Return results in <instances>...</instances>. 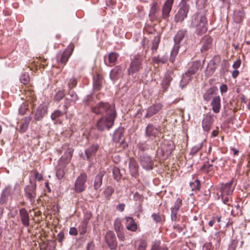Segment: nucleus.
Instances as JSON below:
<instances>
[{"label":"nucleus","mask_w":250,"mask_h":250,"mask_svg":"<svg viewBox=\"0 0 250 250\" xmlns=\"http://www.w3.org/2000/svg\"><path fill=\"white\" fill-rule=\"evenodd\" d=\"M143 59L139 54H136L131 58L129 66L127 72L128 75L133 76L138 73L143 68Z\"/></svg>","instance_id":"nucleus-4"},{"label":"nucleus","mask_w":250,"mask_h":250,"mask_svg":"<svg viewBox=\"0 0 250 250\" xmlns=\"http://www.w3.org/2000/svg\"><path fill=\"white\" fill-rule=\"evenodd\" d=\"M177 210L171 209V219L172 221H176L177 219Z\"/></svg>","instance_id":"nucleus-57"},{"label":"nucleus","mask_w":250,"mask_h":250,"mask_svg":"<svg viewBox=\"0 0 250 250\" xmlns=\"http://www.w3.org/2000/svg\"><path fill=\"white\" fill-rule=\"evenodd\" d=\"M201 171L209 176H212L215 170L212 164H206L203 165L200 168Z\"/></svg>","instance_id":"nucleus-26"},{"label":"nucleus","mask_w":250,"mask_h":250,"mask_svg":"<svg viewBox=\"0 0 250 250\" xmlns=\"http://www.w3.org/2000/svg\"><path fill=\"white\" fill-rule=\"evenodd\" d=\"M116 114L109 115L102 117L97 123L98 130L103 131L106 129H109L113 125Z\"/></svg>","instance_id":"nucleus-7"},{"label":"nucleus","mask_w":250,"mask_h":250,"mask_svg":"<svg viewBox=\"0 0 250 250\" xmlns=\"http://www.w3.org/2000/svg\"><path fill=\"white\" fill-rule=\"evenodd\" d=\"M47 113V107L44 105H40L35 112L34 119L37 121L41 120Z\"/></svg>","instance_id":"nucleus-19"},{"label":"nucleus","mask_w":250,"mask_h":250,"mask_svg":"<svg viewBox=\"0 0 250 250\" xmlns=\"http://www.w3.org/2000/svg\"><path fill=\"white\" fill-rule=\"evenodd\" d=\"M140 163L143 168L150 170L153 168V162L148 156H142L140 157Z\"/></svg>","instance_id":"nucleus-16"},{"label":"nucleus","mask_w":250,"mask_h":250,"mask_svg":"<svg viewBox=\"0 0 250 250\" xmlns=\"http://www.w3.org/2000/svg\"><path fill=\"white\" fill-rule=\"evenodd\" d=\"M114 191V188L108 186L104 189V194L105 197L106 198L109 199L110 197L113 194Z\"/></svg>","instance_id":"nucleus-41"},{"label":"nucleus","mask_w":250,"mask_h":250,"mask_svg":"<svg viewBox=\"0 0 250 250\" xmlns=\"http://www.w3.org/2000/svg\"><path fill=\"white\" fill-rule=\"evenodd\" d=\"M29 81L30 78L28 74L27 73H23L20 78L21 82L24 84H27L29 82Z\"/></svg>","instance_id":"nucleus-43"},{"label":"nucleus","mask_w":250,"mask_h":250,"mask_svg":"<svg viewBox=\"0 0 250 250\" xmlns=\"http://www.w3.org/2000/svg\"><path fill=\"white\" fill-rule=\"evenodd\" d=\"M151 217L156 223H161L163 221V217L158 213H153Z\"/></svg>","instance_id":"nucleus-46"},{"label":"nucleus","mask_w":250,"mask_h":250,"mask_svg":"<svg viewBox=\"0 0 250 250\" xmlns=\"http://www.w3.org/2000/svg\"><path fill=\"white\" fill-rule=\"evenodd\" d=\"M159 132V128L155 127L152 124H149L146 127V135L150 137H155Z\"/></svg>","instance_id":"nucleus-22"},{"label":"nucleus","mask_w":250,"mask_h":250,"mask_svg":"<svg viewBox=\"0 0 250 250\" xmlns=\"http://www.w3.org/2000/svg\"><path fill=\"white\" fill-rule=\"evenodd\" d=\"M11 191V188L9 187L5 188L3 190L0 199V203L1 204H4L6 202L7 198L10 194Z\"/></svg>","instance_id":"nucleus-33"},{"label":"nucleus","mask_w":250,"mask_h":250,"mask_svg":"<svg viewBox=\"0 0 250 250\" xmlns=\"http://www.w3.org/2000/svg\"><path fill=\"white\" fill-rule=\"evenodd\" d=\"M234 21L236 22H240L245 17V14L241 11H236L233 15Z\"/></svg>","instance_id":"nucleus-38"},{"label":"nucleus","mask_w":250,"mask_h":250,"mask_svg":"<svg viewBox=\"0 0 250 250\" xmlns=\"http://www.w3.org/2000/svg\"><path fill=\"white\" fill-rule=\"evenodd\" d=\"M64 171L62 168H58L56 171V176L58 179H61L64 175Z\"/></svg>","instance_id":"nucleus-52"},{"label":"nucleus","mask_w":250,"mask_h":250,"mask_svg":"<svg viewBox=\"0 0 250 250\" xmlns=\"http://www.w3.org/2000/svg\"><path fill=\"white\" fill-rule=\"evenodd\" d=\"M114 228L115 232H118L123 230V226L120 219L117 218L114 222Z\"/></svg>","instance_id":"nucleus-39"},{"label":"nucleus","mask_w":250,"mask_h":250,"mask_svg":"<svg viewBox=\"0 0 250 250\" xmlns=\"http://www.w3.org/2000/svg\"><path fill=\"white\" fill-rule=\"evenodd\" d=\"M64 239V234L63 232H59L57 235V239L60 243H62Z\"/></svg>","instance_id":"nucleus-58"},{"label":"nucleus","mask_w":250,"mask_h":250,"mask_svg":"<svg viewBox=\"0 0 250 250\" xmlns=\"http://www.w3.org/2000/svg\"><path fill=\"white\" fill-rule=\"evenodd\" d=\"M125 227L126 229L130 231L135 232L138 229V225L135 222L134 219L132 217H125Z\"/></svg>","instance_id":"nucleus-18"},{"label":"nucleus","mask_w":250,"mask_h":250,"mask_svg":"<svg viewBox=\"0 0 250 250\" xmlns=\"http://www.w3.org/2000/svg\"><path fill=\"white\" fill-rule=\"evenodd\" d=\"M213 115L211 114H208L202 121V127L204 131L208 132L213 123Z\"/></svg>","instance_id":"nucleus-14"},{"label":"nucleus","mask_w":250,"mask_h":250,"mask_svg":"<svg viewBox=\"0 0 250 250\" xmlns=\"http://www.w3.org/2000/svg\"><path fill=\"white\" fill-rule=\"evenodd\" d=\"M202 146H203L202 143L198 144V145L194 146L191 149L190 154H192V155H194V154H196L197 152H198L201 149Z\"/></svg>","instance_id":"nucleus-48"},{"label":"nucleus","mask_w":250,"mask_h":250,"mask_svg":"<svg viewBox=\"0 0 250 250\" xmlns=\"http://www.w3.org/2000/svg\"><path fill=\"white\" fill-rule=\"evenodd\" d=\"M174 0H167L164 3L162 9V16H160V7L158 3L153 1L150 5L149 12V18L151 21L160 22L161 19L167 20L171 10Z\"/></svg>","instance_id":"nucleus-1"},{"label":"nucleus","mask_w":250,"mask_h":250,"mask_svg":"<svg viewBox=\"0 0 250 250\" xmlns=\"http://www.w3.org/2000/svg\"><path fill=\"white\" fill-rule=\"evenodd\" d=\"M213 91L212 89L208 90L204 95V98L205 100H208L209 99V96L212 95Z\"/></svg>","instance_id":"nucleus-60"},{"label":"nucleus","mask_w":250,"mask_h":250,"mask_svg":"<svg viewBox=\"0 0 250 250\" xmlns=\"http://www.w3.org/2000/svg\"><path fill=\"white\" fill-rule=\"evenodd\" d=\"M190 188L193 191H198L200 189V182L199 180L190 183Z\"/></svg>","instance_id":"nucleus-42"},{"label":"nucleus","mask_w":250,"mask_h":250,"mask_svg":"<svg viewBox=\"0 0 250 250\" xmlns=\"http://www.w3.org/2000/svg\"><path fill=\"white\" fill-rule=\"evenodd\" d=\"M118 57V54L115 52H111L108 56V63L106 62L108 66H113L115 64Z\"/></svg>","instance_id":"nucleus-34"},{"label":"nucleus","mask_w":250,"mask_h":250,"mask_svg":"<svg viewBox=\"0 0 250 250\" xmlns=\"http://www.w3.org/2000/svg\"><path fill=\"white\" fill-rule=\"evenodd\" d=\"M34 174H35V179L36 180H38L39 181H40L43 179L42 176L41 174H40L39 172H36V171L34 172Z\"/></svg>","instance_id":"nucleus-63"},{"label":"nucleus","mask_w":250,"mask_h":250,"mask_svg":"<svg viewBox=\"0 0 250 250\" xmlns=\"http://www.w3.org/2000/svg\"><path fill=\"white\" fill-rule=\"evenodd\" d=\"M75 46L73 43H70L67 47L63 51L60 52L56 56L57 63L64 66L67 62L74 50Z\"/></svg>","instance_id":"nucleus-6"},{"label":"nucleus","mask_w":250,"mask_h":250,"mask_svg":"<svg viewBox=\"0 0 250 250\" xmlns=\"http://www.w3.org/2000/svg\"><path fill=\"white\" fill-rule=\"evenodd\" d=\"M27 109H28V107H27V105L26 104H22L20 106L19 110L20 114L21 115H24Z\"/></svg>","instance_id":"nucleus-55"},{"label":"nucleus","mask_w":250,"mask_h":250,"mask_svg":"<svg viewBox=\"0 0 250 250\" xmlns=\"http://www.w3.org/2000/svg\"><path fill=\"white\" fill-rule=\"evenodd\" d=\"M123 133V128H119L116 130L113 135V141L115 143H122L124 140L122 139Z\"/></svg>","instance_id":"nucleus-28"},{"label":"nucleus","mask_w":250,"mask_h":250,"mask_svg":"<svg viewBox=\"0 0 250 250\" xmlns=\"http://www.w3.org/2000/svg\"><path fill=\"white\" fill-rule=\"evenodd\" d=\"M103 77L100 74H97L93 77V88L95 90L99 91L102 86Z\"/></svg>","instance_id":"nucleus-30"},{"label":"nucleus","mask_w":250,"mask_h":250,"mask_svg":"<svg viewBox=\"0 0 250 250\" xmlns=\"http://www.w3.org/2000/svg\"><path fill=\"white\" fill-rule=\"evenodd\" d=\"M68 96H69L70 98L66 97L65 98V101L63 105L64 113L67 112L68 107L71 104V103L76 102L78 99L77 95L72 89H69L68 90Z\"/></svg>","instance_id":"nucleus-13"},{"label":"nucleus","mask_w":250,"mask_h":250,"mask_svg":"<svg viewBox=\"0 0 250 250\" xmlns=\"http://www.w3.org/2000/svg\"><path fill=\"white\" fill-rule=\"evenodd\" d=\"M65 96V93L64 90H59L54 96V100L56 102H59L61 101Z\"/></svg>","instance_id":"nucleus-40"},{"label":"nucleus","mask_w":250,"mask_h":250,"mask_svg":"<svg viewBox=\"0 0 250 250\" xmlns=\"http://www.w3.org/2000/svg\"><path fill=\"white\" fill-rule=\"evenodd\" d=\"M146 242L145 241H142L140 242V244L139 245L137 250H146Z\"/></svg>","instance_id":"nucleus-53"},{"label":"nucleus","mask_w":250,"mask_h":250,"mask_svg":"<svg viewBox=\"0 0 250 250\" xmlns=\"http://www.w3.org/2000/svg\"><path fill=\"white\" fill-rule=\"evenodd\" d=\"M212 40L210 37L205 36L204 37L201 42H202V46L201 48V51L202 52L206 51L211 46Z\"/></svg>","instance_id":"nucleus-23"},{"label":"nucleus","mask_w":250,"mask_h":250,"mask_svg":"<svg viewBox=\"0 0 250 250\" xmlns=\"http://www.w3.org/2000/svg\"><path fill=\"white\" fill-rule=\"evenodd\" d=\"M241 63V60L240 59H238L234 62L232 65V67L235 69H237L238 68L240 67Z\"/></svg>","instance_id":"nucleus-59"},{"label":"nucleus","mask_w":250,"mask_h":250,"mask_svg":"<svg viewBox=\"0 0 250 250\" xmlns=\"http://www.w3.org/2000/svg\"><path fill=\"white\" fill-rule=\"evenodd\" d=\"M172 74L169 72L165 74L162 83V87L164 91L167 90L170 85V82L172 79Z\"/></svg>","instance_id":"nucleus-27"},{"label":"nucleus","mask_w":250,"mask_h":250,"mask_svg":"<svg viewBox=\"0 0 250 250\" xmlns=\"http://www.w3.org/2000/svg\"><path fill=\"white\" fill-rule=\"evenodd\" d=\"M211 104L212 106V110L215 113L219 112L221 107V99L219 96H216L213 99Z\"/></svg>","instance_id":"nucleus-29"},{"label":"nucleus","mask_w":250,"mask_h":250,"mask_svg":"<svg viewBox=\"0 0 250 250\" xmlns=\"http://www.w3.org/2000/svg\"><path fill=\"white\" fill-rule=\"evenodd\" d=\"M87 179V176L85 173H81L77 178L74 187V190L76 193H81L85 190L86 187L85 183Z\"/></svg>","instance_id":"nucleus-8"},{"label":"nucleus","mask_w":250,"mask_h":250,"mask_svg":"<svg viewBox=\"0 0 250 250\" xmlns=\"http://www.w3.org/2000/svg\"><path fill=\"white\" fill-rule=\"evenodd\" d=\"M128 166L129 172L131 176L135 178H138L139 176V166L134 158H130Z\"/></svg>","instance_id":"nucleus-15"},{"label":"nucleus","mask_w":250,"mask_h":250,"mask_svg":"<svg viewBox=\"0 0 250 250\" xmlns=\"http://www.w3.org/2000/svg\"><path fill=\"white\" fill-rule=\"evenodd\" d=\"M201 67V64L200 61H195L193 62L191 66L188 70V73L190 74H193L196 73Z\"/></svg>","instance_id":"nucleus-35"},{"label":"nucleus","mask_w":250,"mask_h":250,"mask_svg":"<svg viewBox=\"0 0 250 250\" xmlns=\"http://www.w3.org/2000/svg\"><path fill=\"white\" fill-rule=\"evenodd\" d=\"M105 174L104 171H100L96 176L94 182V188L95 190L98 189L102 185L103 178Z\"/></svg>","instance_id":"nucleus-25"},{"label":"nucleus","mask_w":250,"mask_h":250,"mask_svg":"<svg viewBox=\"0 0 250 250\" xmlns=\"http://www.w3.org/2000/svg\"><path fill=\"white\" fill-rule=\"evenodd\" d=\"M216 161V164H214L215 166H214V169L215 170H217L218 169L219 167H224L225 164L222 163L221 160H216V159H212L211 160L212 162Z\"/></svg>","instance_id":"nucleus-49"},{"label":"nucleus","mask_w":250,"mask_h":250,"mask_svg":"<svg viewBox=\"0 0 250 250\" xmlns=\"http://www.w3.org/2000/svg\"><path fill=\"white\" fill-rule=\"evenodd\" d=\"M73 153V149L72 148H68L65 152L64 155L61 158L60 163H63L64 165L67 164L71 159Z\"/></svg>","instance_id":"nucleus-24"},{"label":"nucleus","mask_w":250,"mask_h":250,"mask_svg":"<svg viewBox=\"0 0 250 250\" xmlns=\"http://www.w3.org/2000/svg\"><path fill=\"white\" fill-rule=\"evenodd\" d=\"M161 150L167 156L168 155L173 149L172 143L170 142H165L161 145Z\"/></svg>","instance_id":"nucleus-31"},{"label":"nucleus","mask_w":250,"mask_h":250,"mask_svg":"<svg viewBox=\"0 0 250 250\" xmlns=\"http://www.w3.org/2000/svg\"><path fill=\"white\" fill-rule=\"evenodd\" d=\"M159 42L157 40H154L152 42L151 49L152 50L156 51L158 47Z\"/></svg>","instance_id":"nucleus-61"},{"label":"nucleus","mask_w":250,"mask_h":250,"mask_svg":"<svg viewBox=\"0 0 250 250\" xmlns=\"http://www.w3.org/2000/svg\"><path fill=\"white\" fill-rule=\"evenodd\" d=\"M189 11V7L186 6H180V8L174 17L176 22H182L187 17Z\"/></svg>","instance_id":"nucleus-11"},{"label":"nucleus","mask_w":250,"mask_h":250,"mask_svg":"<svg viewBox=\"0 0 250 250\" xmlns=\"http://www.w3.org/2000/svg\"><path fill=\"white\" fill-rule=\"evenodd\" d=\"M64 108V107L63 106ZM64 109L63 111H62L60 110H56L54 111L51 115V118L52 120L54 121H56L57 122H59L61 123V122L59 121V118L62 116L63 114H64Z\"/></svg>","instance_id":"nucleus-36"},{"label":"nucleus","mask_w":250,"mask_h":250,"mask_svg":"<svg viewBox=\"0 0 250 250\" xmlns=\"http://www.w3.org/2000/svg\"><path fill=\"white\" fill-rule=\"evenodd\" d=\"M233 183V180H231L225 184H222L220 188L222 200L224 204L229 206H230L229 201L231 199V195L234 189Z\"/></svg>","instance_id":"nucleus-3"},{"label":"nucleus","mask_w":250,"mask_h":250,"mask_svg":"<svg viewBox=\"0 0 250 250\" xmlns=\"http://www.w3.org/2000/svg\"><path fill=\"white\" fill-rule=\"evenodd\" d=\"M220 89L221 93H224L227 92L228 90V87L226 84H222L221 85Z\"/></svg>","instance_id":"nucleus-64"},{"label":"nucleus","mask_w":250,"mask_h":250,"mask_svg":"<svg viewBox=\"0 0 250 250\" xmlns=\"http://www.w3.org/2000/svg\"><path fill=\"white\" fill-rule=\"evenodd\" d=\"M186 33L187 31L186 30H180L178 31L174 38V44L180 45L181 41L184 38Z\"/></svg>","instance_id":"nucleus-32"},{"label":"nucleus","mask_w":250,"mask_h":250,"mask_svg":"<svg viewBox=\"0 0 250 250\" xmlns=\"http://www.w3.org/2000/svg\"><path fill=\"white\" fill-rule=\"evenodd\" d=\"M153 62L156 63H164L166 62L167 59L164 58H160L159 57H154L152 59Z\"/></svg>","instance_id":"nucleus-50"},{"label":"nucleus","mask_w":250,"mask_h":250,"mask_svg":"<svg viewBox=\"0 0 250 250\" xmlns=\"http://www.w3.org/2000/svg\"><path fill=\"white\" fill-rule=\"evenodd\" d=\"M180 46V45H178V44H174V46L171 51L170 61L171 62H173L174 61L175 58L178 53Z\"/></svg>","instance_id":"nucleus-37"},{"label":"nucleus","mask_w":250,"mask_h":250,"mask_svg":"<svg viewBox=\"0 0 250 250\" xmlns=\"http://www.w3.org/2000/svg\"><path fill=\"white\" fill-rule=\"evenodd\" d=\"M113 174L114 179L117 181H119L121 179L120 169L117 167H114L113 169Z\"/></svg>","instance_id":"nucleus-45"},{"label":"nucleus","mask_w":250,"mask_h":250,"mask_svg":"<svg viewBox=\"0 0 250 250\" xmlns=\"http://www.w3.org/2000/svg\"><path fill=\"white\" fill-rule=\"evenodd\" d=\"M93 112L96 114L106 113L105 116L116 114L114 107L108 103L101 102L92 108Z\"/></svg>","instance_id":"nucleus-5"},{"label":"nucleus","mask_w":250,"mask_h":250,"mask_svg":"<svg viewBox=\"0 0 250 250\" xmlns=\"http://www.w3.org/2000/svg\"><path fill=\"white\" fill-rule=\"evenodd\" d=\"M31 185L27 186L25 188V195L31 202H33L36 197V184L35 181L32 182L30 180Z\"/></svg>","instance_id":"nucleus-9"},{"label":"nucleus","mask_w":250,"mask_h":250,"mask_svg":"<svg viewBox=\"0 0 250 250\" xmlns=\"http://www.w3.org/2000/svg\"><path fill=\"white\" fill-rule=\"evenodd\" d=\"M182 205V200L181 198H178L175 202L174 203V205L173 207L171 208V209L177 210L178 211L180 207Z\"/></svg>","instance_id":"nucleus-44"},{"label":"nucleus","mask_w":250,"mask_h":250,"mask_svg":"<svg viewBox=\"0 0 250 250\" xmlns=\"http://www.w3.org/2000/svg\"><path fill=\"white\" fill-rule=\"evenodd\" d=\"M28 126L27 125L22 123L20 127V131L22 133L25 132L28 128Z\"/></svg>","instance_id":"nucleus-62"},{"label":"nucleus","mask_w":250,"mask_h":250,"mask_svg":"<svg viewBox=\"0 0 250 250\" xmlns=\"http://www.w3.org/2000/svg\"><path fill=\"white\" fill-rule=\"evenodd\" d=\"M20 215L23 225L28 227L29 226V217L27 210L24 208L20 210Z\"/></svg>","instance_id":"nucleus-21"},{"label":"nucleus","mask_w":250,"mask_h":250,"mask_svg":"<svg viewBox=\"0 0 250 250\" xmlns=\"http://www.w3.org/2000/svg\"><path fill=\"white\" fill-rule=\"evenodd\" d=\"M207 20L203 13H198L193 15L192 18L191 25L196 28V33L201 35L207 31Z\"/></svg>","instance_id":"nucleus-2"},{"label":"nucleus","mask_w":250,"mask_h":250,"mask_svg":"<svg viewBox=\"0 0 250 250\" xmlns=\"http://www.w3.org/2000/svg\"><path fill=\"white\" fill-rule=\"evenodd\" d=\"M160 241L156 240L153 242L150 250H159L160 246Z\"/></svg>","instance_id":"nucleus-51"},{"label":"nucleus","mask_w":250,"mask_h":250,"mask_svg":"<svg viewBox=\"0 0 250 250\" xmlns=\"http://www.w3.org/2000/svg\"><path fill=\"white\" fill-rule=\"evenodd\" d=\"M138 147L140 150L145 151V150L148 149V146L145 142H143L138 144Z\"/></svg>","instance_id":"nucleus-56"},{"label":"nucleus","mask_w":250,"mask_h":250,"mask_svg":"<svg viewBox=\"0 0 250 250\" xmlns=\"http://www.w3.org/2000/svg\"><path fill=\"white\" fill-rule=\"evenodd\" d=\"M123 73L122 67L120 65L115 66L110 73V78L113 81L118 80Z\"/></svg>","instance_id":"nucleus-20"},{"label":"nucleus","mask_w":250,"mask_h":250,"mask_svg":"<svg viewBox=\"0 0 250 250\" xmlns=\"http://www.w3.org/2000/svg\"><path fill=\"white\" fill-rule=\"evenodd\" d=\"M118 239L122 241H124L125 239L124 232L123 230L116 232Z\"/></svg>","instance_id":"nucleus-54"},{"label":"nucleus","mask_w":250,"mask_h":250,"mask_svg":"<svg viewBox=\"0 0 250 250\" xmlns=\"http://www.w3.org/2000/svg\"><path fill=\"white\" fill-rule=\"evenodd\" d=\"M99 148V146L98 144H93L88 148H87L85 151V157H83L82 154V157L84 160L90 161L91 159L96 154L97 151Z\"/></svg>","instance_id":"nucleus-12"},{"label":"nucleus","mask_w":250,"mask_h":250,"mask_svg":"<svg viewBox=\"0 0 250 250\" xmlns=\"http://www.w3.org/2000/svg\"><path fill=\"white\" fill-rule=\"evenodd\" d=\"M163 107L162 104L157 103L154 104L149 106L147 109L146 114L145 115V118H150L153 115L157 113Z\"/></svg>","instance_id":"nucleus-17"},{"label":"nucleus","mask_w":250,"mask_h":250,"mask_svg":"<svg viewBox=\"0 0 250 250\" xmlns=\"http://www.w3.org/2000/svg\"><path fill=\"white\" fill-rule=\"evenodd\" d=\"M77 83V80L75 78L72 77L70 79L67 83L69 89H72L76 86Z\"/></svg>","instance_id":"nucleus-47"},{"label":"nucleus","mask_w":250,"mask_h":250,"mask_svg":"<svg viewBox=\"0 0 250 250\" xmlns=\"http://www.w3.org/2000/svg\"><path fill=\"white\" fill-rule=\"evenodd\" d=\"M105 240L110 249L115 250L116 249L117 246V242L116 236L113 231L111 230L108 231L106 233Z\"/></svg>","instance_id":"nucleus-10"}]
</instances>
